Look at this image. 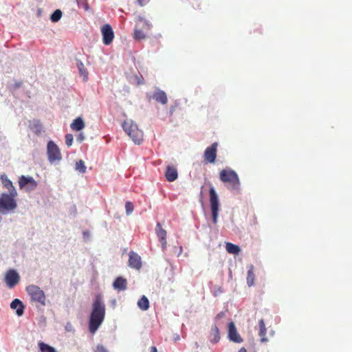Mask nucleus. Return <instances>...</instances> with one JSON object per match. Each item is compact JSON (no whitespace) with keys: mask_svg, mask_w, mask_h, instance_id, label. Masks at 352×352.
Returning a JSON list of instances; mask_svg holds the SVG:
<instances>
[{"mask_svg":"<svg viewBox=\"0 0 352 352\" xmlns=\"http://www.w3.org/2000/svg\"><path fill=\"white\" fill-rule=\"evenodd\" d=\"M140 23H142V28L143 29L146 30H150L151 29L152 24L148 21L141 17L139 18V23L137 25H140Z\"/></svg>","mask_w":352,"mask_h":352,"instance_id":"5701e85b","label":"nucleus"},{"mask_svg":"<svg viewBox=\"0 0 352 352\" xmlns=\"http://www.w3.org/2000/svg\"><path fill=\"white\" fill-rule=\"evenodd\" d=\"M76 67L78 69V72L81 76H83L84 81L87 80V69L84 65V64L82 63V61L79 60H76Z\"/></svg>","mask_w":352,"mask_h":352,"instance_id":"6ab92c4d","label":"nucleus"},{"mask_svg":"<svg viewBox=\"0 0 352 352\" xmlns=\"http://www.w3.org/2000/svg\"><path fill=\"white\" fill-rule=\"evenodd\" d=\"M209 188V197H210V205L211 210V216L212 222L214 224L217 223V219L219 216V199L218 195L214 189V187L210 184Z\"/></svg>","mask_w":352,"mask_h":352,"instance_id":"39448f33","label":"nucleus"},{"mask_svg":"<svg viewBox=\"0 0 352 352\" xmlns=\"http://www.w3.org/2000/svg\"><path fill=\"white\" fill-rule=\"evenodd\" d=\"M217 246H220V242H217Z\"/></svg>","mask_w":352,"mask_h":352,"instance_id":"58836bf2","label":"nucleus"},{"mask_svg":"<svg viewBox=\"0 0 352 352\" xmlns=\"http://www.w3.org/2000/svg\"><path fill=\"white\" fill-rule=\"evenodd\" d=\"M76 3L78 4V8H83L85 11L89 10L90 7L87 0H76Z\"/></svg>","mask_w":352,"mask_h":352,"instance_id":"a878e982","label":"nucleus"},{"mask_svg":"<svg viewBox=\"0 0 352 352\" xmlns=\"http://www.w3.org/2000/svg\"><path fill=\"white\" fill-rule=\"evenodd\" d=\"M85 140V135L82 133H80L77 138H76V141L78 142L79 143L82 142L83 140Z\"/></svg>","mask_w":352,"mask_h":352,"instance_id":"7c9ffc66","label":"nucleus"},{"mask_svg":"<svg viewBox=\"0 0 352 352\" xmlns=\"http://www.w3.org/2000/svg\"><path fill=\"white\" fill-rule=\"evenodd\" d=\"M155 230L159 241L166 239V231L162 228L160 223H157Z\"/></svg>","mask_w":352,"mask_h":352,"instance_id":"aec40b11","label":"nucleus"},{"mask_svg":"<svg viewBox=\"0 0 352 352\" xmlns=\"http://www.w3.org/2000/svg\"><path fill=\"white\" fill-rule=\"evenodd\" d=\"M160 242L161 243L162 249L164 250L166 248V239L160 240Z\"/></svg>","mask_w":352,"mask_h":352,"instance_id":"473e14b6","label":"nucleus"},{"mask_svg":"<svg viewBox=\"0 0 352 352\" xmlns=\"http://www.w3.org/2000/svg\"><path fill=\"white\" fill-rule=\"evenodd\" d=\"M82 234L84 236V238L89 237V232L88 231H84L82 232Z\"/></svg>","mask_w":352,"mask_h":352,"instance_id":"f704fd0d","label":"nucleus"},{"mask_svg":"<svg viewBox=\"0 0 352 352\" xmlns=\"http://www.w3.org/2000/svg\"><path fill=\"white\" fill-rule=\"evenodd\" d=\"M25 290L30 296L32 301L38 302L43 306L46 305L45 294L38 286L30 285L26 287Z\"/></svg>","mask_w":352,"mask_h":352,"instance_id":"20e7f679","label":"nucleus"},{"mask_svg":"<svg viewBox=\"0 0 352 352\" xmlns=\"http://www.w3.org/2000/svg\"><path fill=\"white\" fill-rule=\"evenodd\" d=\"M19 184L20 188H26V190L28 191L34 190L37 186L36 182L30 176L22 175L20 177Z\"/></svg>","mask_w":352,"mask_h":352,"instance_id":"6e6552de","label":"nucleus"},{"mask_svg":"<svg viewBox=\"0 0 352 352\" xmlns=\"http://www.w3.org/2000/svg\"><path fill=\"white\" fill-rule=\"evenodd\" d=\"M47 155L48 161L51 164L56 162H60L62 159V155L58 146L52 140H50L47 142Z\"/></svg>","mask_w":352,"mask_h":352,"instance_id":"423d86ee","label":"nucleus"},{"mask_svg":"<svg viewBox=\"0 0 352 352\" xmlns=\"http://www.w3.org/2000/svg\"><path fill=\"white\" fill-rule=\"evenodd\" d=\"M113 287L118 291H124L126 289V280L122 276H119L113 281Z\"/></svg>","mask_w":352,"mask_h":352,"instance_id":"dca6fc26","label":"nucleus"},{"mask_svg":"<svg viewBox=\"0 0 352 352\" xmlns=\"http://www.w3.org/2000/svg\"><path fill=\"white\" fill-rule=\"evenodd\" d=\"M21 86V82H15V83L14 84V89H18Z\"/></svg>","mask_w":352,"mask_h":352,"instance_id":"72a5a7b5","label":"nucleus"},{"mask_svg":"<svg viewBox=\"0 0 352 352\" xmlns=\"http://www.w3.org/2000/svg\"><path fill=\"white\" fill-rule=\"evenodd\" d=\"M137 1L141 6H143L146 5L149 1V0H137Z\"/></svg>","mask_w":352,"mask_h":352,"instance_id":"2f4dec72","label":"nucleus"},{"mask_svg":"<svg viewBox=\"0 0 352 352\" xmlns=\"http://www.w3.org/2000/svg\"><path fill=\"white\" fill-rule=\"evenodd\" d=\"M214 296H217V291H215V292H214Z\"/></svg>","mask_w":352,"mask_h":352,"instance_id":"4c0bfd02","label":"nucleus"},{"mask_svg":"<svg viewBox=\"0 0 352 352\" xmlns=\"http://www.w3.org/2000/svg\"><path fill=\"white\" fill-rule=\"evenodd\" d=\"M76 170L80 173H85L86 172L87 168L85 165L84 162L82 160L76 162Z\"/></svg>","mask_w":352,"mask_h":352,"instance_id":"b1692460","label":"nucleus"},{"mask_svg":"<svg viewBox=\"0 0 352 352\" xmlns=\"http://www.w3.org/2000/svg\"><path fill=\"white\" fill-rule=\"evenodd\" d=\"M61 16H62V11L59 9H56L51 14L50 20L53 23H56L60 19Z\"/></svg>","mask_w":352,"mask_h":352,"instance_id":"4be33fe9","label":"nucleus"},{"mask_svg":"<svg viewBox=\"0 0 352 352\" xmlns=\"http://www.w3.org/2000/svg\"><path fill=\"white\" fill-rule=\"evenodd\" d=\"M221 176H237V175L233 170L223 169L221 170Z\"/></svg>","mask_w":352,"mask_h":352,"instance_id":"c85d7f7f","label":"nucleus"},{"mask_svg":"<svg viewBox=\"0 0 352 352\" xmlns=\"http://www.w3.org/2000/svg\"><path fill=\"white\" fill-rule=\"evenodd\" d=\"M1 180L3 187L8 189V193L3 192L0 195V213L6 214L15 210L17 207V204L14 199L17 196V192L7 175H2Z\"/></svg>","mask_w":352,"mask_h":352,"instance_id":"f257e3e1","label":"nucleus"},{"mask_svg":"<svg viewBox=\"0 0 352 352\" xmlns=\"http://www.w3.org/2000/svg\"><path fill=\"white\" fill-rule=\"evenodd\" d=\"M126 214L130 215L133 211V204L131 201H126L125 203Z\"/></svg>","mask_w":352,"mask_h":352,"instance_id":"bb28decb","label":"nucleus"},{"mask_svg":"<svg viewBox=\"0 0 352 352\" xmlns=\"http://www.w3.org/2000/svg\"><path fill=\"white\" fill-rule=\"evenodd\" d=\"M102 42L105 45H110L114 38V32L109 24L104 25L101 28Z\"/></svg>","mask_w":352,"mask_h":352,"instance_id":"1a4fd4ad","label":"nucleus"},{"mask_svg":"<svg viewBox=\"0 0 352 352\" xmlns=\"http://www.w3.org/2000/svg\"><path fill=\"white\" fill-rule=\"evenodd\" d=\"M153 98L157 102L162 104H166L168 102V98L166 94L163 90H161L158 87L155 88V90L153 95Z\"/></svg>","mask_w":352,"mask_h":352,"instance_id":"f8f14e48","label":"nucleus"},{"mask_svg":"<svg viewBox=\"0 0 352 352\" xmlns=\"http://www.w3.org/2000/svg\"><path fill=\"white\" fill-rule=\"evenodd\" d=\"M150 352H157V349L155 346H152L151 347V351Z\"/></svg>","mask_w":352,"mask_h":352,"instance_id":"c9c22d12","label":"nucleus"},{"mask_svg":"<svg viewBox=\"0 0 352 352\" xmlns=\"http://www.w3.org/2000/svg\"><path fill=\"white\" fill-rule=\"evenodd\" d=\"M10 308L16 309V314L18 316H21L24 313L25 305L21 300L15 298L10 303Z\"/></svg>","mask_w":352,"mask_h":352,"instance_id":"ddd939ff","label":"nucleus"},{"mask_svg":"<svg viewBox=\"0 0 352 352\" xmlns=\"http://www.w3.org/2000/svg\"><path fill=\"white\" fill-rule=\"evenodd\" d=\"M94 352H109L107 349L102 344H98L96 346Z\"/></svg>","mask_w":352,"mask_h":352,"instance_id":"c756f323","label":"nucleus"},{"mask_svg":"<svg viewBox=\"0 0 352 352\" xmlns=\"http://www.w3.org/2000/svg\"><path fill=\"white\" fill-rule=\"evenodd\" d=\"M38 346L41 352H56L54 347L42 342L38 343Z\"/></svg>","mask_w":352,"mask_h":352,"instance_id":"412c9836","label":"nucleus"},{"mask_svg":"<svg viewBox=\"0 0 352 352\" xmlns=\"http://www.w3.org/2000/svg\"><path fill=\"white\" fill-rule=\"evenodd\" d=\"M174 339L175 341H177V340H179V336H177Z\"/></svg>","mask_w":352,"mask_h":352,"instance_id":"e433bc0d","label":"nucleus"},{"mask_svg":"<svg viewBox=\"0 0 352 352\" xmlns=\"http://www.w3.org/2000/svg\"><path fill=\"white\" fill-rule=\"evenodd\" d=\"M217 142L213 143L210 146L208 147L204 152V160L207 162L213 163L217 157Z\"/></svg>","mask_w":352,"mask_h":352,"instance_id":"9d476101","label":"nucleus"},{"mask_svg":"<svg viewBox=\"0 0 352 352\" xmlns=\"http://www.w3.org/2000/svg\"><path fill=\"white\" fill-rule=\"evenodd\" d=\"M20 281V276L15 270H9L5 276V282L9 288H13Z\"/></svg>","mask_w":352,"mask_h":352,"instance_id":"0eeeda50","label":"nucleus"},{"mask_svg":"<svg viewBox=\"0 0 352 352\" xmlns=\"http://www.w3.org/2000/svg\"><path fill=\"white\" fill-rule=\"evenodd\" d=\"M138 307L142 311H146L149 308V300L147 297L142 296L138 301Z\"/></svg>","mask_w":352,"mask_h":352,"instance_id":"a211bd4d","label":"nucleus"},{"mask_svg":"<svg viewBox=\"0 0 352 352\" xmlns=\"http://www.w3.org/2000/svg\"><path fill=\"white\" fill-rule=\"evenodd\" d=\"M129 266L135 270L142 267L141 257L135 252L131 251L129 254Z\"/></svg>","mask_w":352,"mask_h":352,"instance_id":"9b49d317","label":"nucleus"},{"mask_svg":"<svg viewBox=\"0 0 352 352\" xmlns=\"http://www.w3.org/2000/svg\"><path fill=\"white\" fill-rule=\"evenodd\" d=\"M220 318V314H218L215 317V324L211 329L210 333V342L217 343L219 342L220 337L219 336V328L217 327V322Z\"/></svg>","mask_w":352,"mask_h":352,"instance_id":"4468645a","label":"nucleus"},{"mask_svg":"<svg viewBox=\"0 0 352 352\" xmlns=\"http://www.w3.org/2000/svg\"><path fill=\"white\" fill-rule=\"evenodd\" d=\"M71 128L76 131H79L84 129L85 122L82 118L78 117L76 118L70 125Z\"/></svg>","mask_w":352,"mask_h":352,"instance_id":"f3484780","label":"nucleus"},{"mask_svg":"<svg viewBox=\"0 0 352 352\" xmlns=\"http://www.w3.org/2000/svg\"><path fill=\"white\" fill-rule=\"evenodd\" d=\"M122 126L124 132L131 138L133 142L138 145L143 141V131L139 129L137 124L132 120L123 122Z\"/></svg>","mask_w":352,"mask_h":352,"instance_id":"7ed1b4c3","label":"nucleus"},{"mask_svg":"<svg viewBox=\"0 0 352 352\" xmlns=\"http://www.w3.org/2000/svg\"><path fill=\"white\" fill-rule=\"evenodd\" d=\"M105 317V304L101 294L95 296L91 311L88 327L91 333L94 334L102 324Z\"/></svg>","mask_w":352,"mask_h":352,"instance_id":"f03ea898","label":"nucleus"},{"mask_svg":"<svg viewBox=\"0 0 352 352\" xmlns=\"http://www.w3.org/2000/svg\"><path fill=\"white\" fill-rule=\"evenodd\" d=\"M73 135L71 133H67L65 135V144L67 146H72L73 143Z\"/></svg>","mask_w":352,"mask_h":352,"instance_id":"cd10ccee","label":"nucleus"},{"mask_svg":"<svg viewBox=\"0 0 352 352\" xmlns=\"http://www.w3.org/2000/svg\"><path fill=\"white\" fill-rule=\"evenodd\" d=\"M165 177L167 181L170 182L175 181L178 177L177 169L170 166H168L165 172Z\"/></svg>","mask_w":352,"mask_h":352,"instance_id":"2eb2a0df","label":"nucleus"},{"mask_svg":"<svg viewBox=\"0 0 352 352\" xmlns=\"http://www.w3.org/2000/svg\"><path fill=\"white\" fill-rule=\"evenodd\" d=\"M146 37L143 30L140 29H135L134 30V38L136 40H142Z\"/></svg>","mask_w":352,"mask_h":352,"instance_id":"393cba45","label":"nucleus"}]
</instances>
